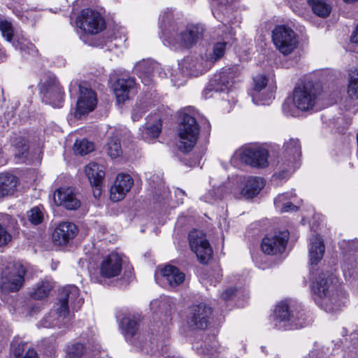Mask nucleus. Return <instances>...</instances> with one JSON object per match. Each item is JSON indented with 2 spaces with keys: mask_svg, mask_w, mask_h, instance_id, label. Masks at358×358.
<instances>
[{
  "mask_svg": "<svg viewBox=\"0 0 358 358\" xmlns=\"http://www.w3.org/2000/svg\"><path fill=\"white\" fill-rule=\"evenodd\" d=\"M79 289L74 285L64 287L59 292V302L40 321L39 325L44 328H62L70 320L69 303L73 310H77L83 303L79 297Z\"/></svg>",
  "mask_w": 358,
  "mask_h": 358,
  "instance_id": "obj_1",
  "label": "nucleus"
},
{
  "mask_svg": "<svg viewBox=\"0 0 358 358\" xmlns=\"http://www.w3.org/2000/svg\"><path fill=\"white\" fill-rule=\"evenodd\" d=\"M311 289L315 301L327 312L336 313L344 303L338 294H333V277L329 273L319 274Z\"/></svg>",
  "mask_w": 358,
  "mask_h": 358,
  "instance_id": "obj_2",
  "label": "nucleus"
},
{
  "mask_svg": "<svg viewBox=\"0 0 358 358\" xmlns=\"http://www.w3.org/2000/svg\"><path fill=\"white\" fill-rule=\"evenodd\" d=\"M203 33V28L200 25L179 27L176 24H171L162 30V36L164 42L170 46L189 48L202 38Z\"/></svg>",
  "mask_w": 358,
  "mask_h": 358,
  "instance_id": "obj_3",
  "label": "nucleus"
},
{
  "mask_svg": "<svg viewBox=\"0 0 358 358\" xmlns=\"http://www.w3.org/2000/svg\"><path fill=\"white\" fill-rule=\"evenodd\" d=\"M273 317L275 326L285 330L302 328L308 324L301 307L291 301L280 302Z\"/></svg>",
  "mask_w": 358,
  "mask_h": 358,
  "instance_id": "obj_4",
  "label": "nucleus"
},
{
  "mask_svg": "<svg viewBox=\"0 0 358 358\" xmlns=\"http://www.w3.org/2000/svg\"><path fill=\"white\" fill-rule=\"evenodd\" d=\"M199 133L200 128L195 118L185 114L178 129L179 150L185 152L191 151L197 142Z\"/></svg>",
  "mask_w": 358,
  "mask_h": 358,
  "instance_id": "obj_5",
  "label": "nucleus"
},
{
  "mask_svg": "<svg viewBox=\"0 0 358 358\" xmlns=\"http://www.w3.org/2000/svg\"><path fill=\"white\" fill-rule=\"evenodd\" d=\"M41 99L45 103L54 108L62 107L64 93L60 83L55 76H48L39 85Z\"/></svg>",
  "mask_w": 358,
  "mask_h": 358,
  "instance_id": "obj_6",
  "label": "nucleus"
},
{
  "mask_svg": "<svg viewBox=\"0 0 358 358\" xmlns=\"http://www.w3.org/2000/svg\"><path fill=\"white\" fill-rule=\"evenodd\" d=\"M272 39L275 48L284 55L291 54L299 43L296 34L285 25H278L272 31Z\"/></svg>",
  "mask_w": 358,
  "mask_h": 358,
  "instance_id": "obj_7",
  "label": "nucleus"
},
{
  "mask_svg": "<svg viewBox=\"0 0 358 358\" xmlns=\"http://www.w3.org/2000/svg\"><path fill=\"white\" fill-rule=\"evenodd\" d=\"M25 273L24 267L19 263L7 267L2 272L1 278L0 287L1 290L5 292L18 291L22 286Z\"/></svg>",
  "mask_w": 358,
  "mask_h": 358,
  "instance_id": "obj_8",
  "label": "nucleus"
},
{
  "mask_svg": "<svg viewBox=\"0 0 358 358\" xmlns=\"http://www.w3.org/2000/svg\"><path fill=\"white\" fill-rule=\"evenodd\" d=\"M317 99V92L314 85L310 83L299 85L293 92V103L299 110L307 111L313 109Z\"/></svg>",
  "mask_w": 358,
  "mask_h": 358,
  "instance_id": "obj_9",
  "label": "nucleus"
},
{
  "mask_svg": "<svg viewBox=\"0 0 358 358\" xmlns=\"http://www.w3.org/2000/svg\"><path fill=\"white\" fill-rule=\"evenodd\" d=\"M239 73V68L236 66L223 69L220 73L214 75L205 89L204 93L206 95L208 92H224L229 89L234 83V79Z\"/></svg>",
  "mask_w": 358,
  "mask_h": 358,
  "instance_id": "obj_10",
  "label": "nucleus"
},
{
  "mask_svg": "<svg viewBox=\"0 0 358 358\" xmlns=\"http://www.w3.org/2000/svg\"><path fill=\"white\" fill-rule=\"evenodd\" d=\"M189 242L199 261L202 264L208 263L212 257L213 250L205 234L199 230L191 231L189 234Z\"/></svg>",
  "mask_w": 358,
  "mask_h": 358,
  "instance_id": "obj_11",
  "label": "nucleus"
},
{
  "mask_svg": "<svg viewBox=\"0 0 358 358\" xmlns=\"http://www.w3.org/2000/svg\"><path fill=\"white\" fill-rule=\"evenodd\" d=\"M77 25L85 32L96 34L105 28V21L101 14L92 9H84L77 20Z\"/></svg>",
  "mask_w": 358,
  "mask_h": 358,
  "instance_id": "obj_12",
  "label": "nucleus"
},
{
  "mask_svg": "<svg viewBox=\"0 0 358 358\" xmlns=\"http://www.w3.org/2000/svg\"><path fill=\"white\" fill-rule=\"evenodd\" d=\"M289 237V233L287 230L278 231L267 235L262 241V252L268 255L282 253L285 250Z\"/></svg>",
  "mask_w": 358,
  "mask_h": 358,
  "instance_id": "obj_13",
  "label": "nucleus"
},
{
  "mask_svg": "<svg viewBox=\"0 0 358 358\" xmlns=\"http://www.w3.org/2000/svg\"><path fill=\"white\" fill-rule=\"evenodd\" d=\"M211 313V308L205 303L192 306L188 317L189 327L192 329H206Z\"/></svg>",
  "mask_w": 358,
  "mask_h": 358,
  "instance_id": "obj_14",
  "label": "nucleus"
},
{
  "mask_svg": "<svg viewBox=\"0 0 358 358\" xmlns=\"http://www.w3.org/2000/svg\"><path fill=\"white\" fill-rule=\"evenodd\" d=\"M268 151L261 147L245 148L241 154V159L244 163L254 167L264 168L268 166Z\"/></svg>",
  "mask_w": 358,
  "mask_h": 358,
  "instance_id": "obj_15",
  "label": "nucleus"
},
{
  "mask_svg": "<svg viewBox=\"0 0 358 358\" xmlns=\"http://www.w3.org/2000/svg\"><path fill=\"white\" fill-rule=\"evenodd\" d=\"M79 91L76 110V116L78 117L94 110L97 103L96 94L92 89L80 85Z\"/></svg>",
  "mask_w": 358,
  "mask_h": 358,
  "instance_id": "obj_16",
  "label": "nucleus"
},
{
  "mask_svg": "<svg viewBox=\"0 0 358 358\" xmlns=\"http://www.w3.org/2000/svg\"><path fill=\"white\" fill-rule=\"evenodd\" d=\"M122 259L115 252L104 257L99 265L100 275L105 278L118 276L122 271Z\"/></svg>",
  "mask_w": 358,
  "mask_h": 358,
  "instance_id": "obj_17",
  "label": "nucleus"
},
{
  "mask_svg": "<svg viewBox=\"0 0 358 358\" xmlns=\"http://www.w3.org/2000/svg\"><path fill=\"white\" fill-rule=\"evenodd\" d=\"M134 180L131 176L120 173L110 189V199L114 202L123 199L133 186Z\"/></svg>",
  "mask_w": 358,
  "mask_h": 358,
  "instance_id": "obj_18",
  "label": "nucleus"
},
{
  "mask_svg": "<svg viewBox=\"0 0 358 358\" xmlns=\"http://www.w3.org/2000/svg\"><path fill=\"white\" fill-rule=\"evenodd\" d=\"M78 233L77 227L69 222L60 223L55 229L52 234V240L56 245H66L73 239Z\"/></svg>",
  "mask_w": 358,
  "mask_h": 358,
  "instance_id": "obj_19",
  "label": "nucleus"
},
{
  "mask_svg": "<svg viewBox=\"0 0 358 358\" xmlns=\"http://www.w3.org/2000/svg\"><path fill=\"white\" fill-rule=\"evenodd\" d=\"M54 201L58 206H63L68 210H76L80 206L71 188H60L54 193Z\"/></svg>",
  "mask_w": 358,
  "mask_h": 358,
  "instance_id": "obj_20",
  "label": "nucleus"
},
{
  "mask_svg": "<svg viewBox=\"0 0 358 358\" xmlns=\"http://www.w3.org/2000/svg\"><path fill=\"white\" fill-rule=\"evenodd\" d=\"M140 320L135 316L124 317L121 321V327L124 331L126 340L131 344L136 346H141L140 338L138 334Z\"/></svg>",
  "mask_w": 358,
  "mask_h": 358,
  "instance_id": "obj_21",
  "label": "nucleus"
},
{
  "mask_svg": "<svg viewBox=\"0 0 358 358\" xmlns=\"http://www.w3.org/2000/svg\"><path fill=\"white\" fill-rule=\"evenodd\" d=\"M136 83L134 78H119L114 84V93L117 102L123 103L129 98V94L134 90Z\"/></svg>",
  "mask_w": 358,
  "mask_h": 358,
  "instance_id": "obj_22",
  "label": "nucleus"
},
{
  "mask_svg": "<svg viewBox=\"0 0 358 358\" xmlns=\"http://www.w3.org/2000/svg\"><path fill=\"white\" fill-rule=\"evenodd\" d=\"M185 67L191 75L198 76L211 68L210 62L201 56L188 57L184 61Z\"/></svg>",
  "mask_w": 358,
  "mask_h": 358,
  "instance_id": "obj_23",
  "label": "nucleus"
},
{
  "mask_svg": "<svg viewBox=\"0 0 358 358\" xmlns=\"http://www.w3.org/2000/svg\"><path fill=\"white\" fill-rule=\"evenodd\" d=\"M157 66V64L152 60L143 59L135 65L134 71L145 85H150L152 73Z\"/></svg>",
  "mask_w": 358,
  "mask_h": 358,
  "instance_id": "obj_24",
  "label": "nucleus"
},
{
  "mask_svg": "<svg viewBox=\"0 0 358 358\" xmlns=\"http://www.w3.org/2000/svg\"><path fill=\"white\" fill-rule=\"evenodd\" d=\"M162 277L171 287H177L182 284L185 278L184 273L174 266L167 265L161 271Z\"/></svg>",
  "mask_w": 358,
  "mask_h": 358,
  "instance_id": "obj_25",
  "label": "nucleus"
},
{
  "mask_svg": "<svg viewBox=\"0 0 358 358\" xmlns=\"http://www.w3.org/2000/svg\"><path fill=\"white\" fill-rule=\"evenodd\" d=\"M85 174L91 185H99L103 183L105 171L102 165L91 162L85 167Z\"/></svg>",
  "mask_w": 358,
  "mask_h": 358,
  "instance_id": "obj_26",
  "label": "nucleus"
},
{
  "mask_svg": "<svg viewBox=\"0 0 358 358\" xmlns=\"http://www.w3.org/2000/svg\"><path fill=\"white\" fill-rule=\"evenodd\" d=\"M324 245L322 238L317 235L314 236L310 243L309 257L311 264H317L323 257Z\"/></svg>",
  "mask_w": 358,
  "mask_h": 358,
  "instance_id": "obj_27",
  "label": "nucleus"
},
{
  "mask_svg": "<svg viewBox=\"0 0 358 358\" xmlns=\"http://www.w3.org/2000/svg\"><path fill=\"white\" fill-rule=\"evenodd\" d=\"M264 187V181L262 178L250 177L241 190V194L247 198H252L259 194Z\"/></svg>",
  "mask_w": 358,
  "mask_h": 358,
  "instance_id": "obj_28",
  "label": "nucleus"
},
{
  "mask_svg": "<svg viewBox=\"0 0 358 358\" xmlns=\"http://www.w3.org/2000/svg\"><path fill=\"white\" fill-rule=\"evenodd\" d=\"M17 184V178L12 174H0V196L13 194Z\"/></svg>",
  "mask_w": 358,
  "mask_h": 358,
  "instance_id": "obj_29",
  "label": "nucleus"
},
{
  "mask_svg": "<svg viewBox=\"0 0 358 358\" xmlns=\"http://www.w3.org/2000/svg\"><path fill=\"white\" fill-rule=\"evenodd\" d=\"M284 152L291 163L296 162L301 155V145L298 139L290 138L284 144Z\"/></svg>",
  "mask_w": 358,
  "mask_h": 358,
  "instance_id": "obj_30",
  "label": "nucleus"
},
{
  "mask_svg": "<svg viewBox=\"0 0 358 358\" xmlns=\"http://www.w3.org/2000/svg\"><path fill=\"white\" fill-rule=\"evenodd\" d=\"M313 12L317 16L326 17L331 12V6L327 0H307Z\"/></svg>",
  "mask_w": 358,
  "mask_h": 358,
  "instance_id": "obj_31",
  "label": "nucleus"
},
{
  "mask_svg": "<svg viewBox=\"0 0 358 358\" xmlns=\"http://www.w3.org/2000/svg\"><path fill=\"white\" fill-rule=\"evenodd\" d=\"M253 81H254V88H253V92L251 94L252 98V101L255 104H259V103L266 104L267 103H266V99L259 100V101L256 100L255 96H256V93L260 92L263 89H264L266 87V86L267 85V82H268L267 78L264 75L259 74V75L256 76L253 78Z\"/></svg>",
  "mask_w": 358,
  "mask_h": 358,
  "instance_id": "obj_32",
  "label": "nucleus"
},
{
  "mask_svg": "<svg viewBox=\"0 0 358 358\" xmlns=\"http://www.w3.org/2000/svg\"><path fill=\"white\" fill-rule=\"evenodd\" d=\"M13 45L15 48L19 49L25 54L33 56L37 55L38 50L35 45L24 37L17 38V39L13 42Z\"/></svg>",
  "mask_w": 358,
  "mask_h": 358,
  "instance_id": "obj_33",
  "label": "nucleus"
},
{
  "mask_svg": "<svg viewBox=\"0 0 358 358\" xmlns=\"http://www.w3.org/2000/svg\"><path fill=\"white\" fill-rule=\"evenodd\" d=\"M197 351L199 354L208 356V358H216L217 355L221 353L222 349L219 346L218 342L213 340L210 343L205 344L204 347L201 345L200 348H197Z\"/></svg>",
  "mask_w": 358,
  "mask_h": 358,
  "instance_id": "obj_34",
  "label": "nucleus"
},
{
  "mask_svg": "<svg viewBox=\"0 0 358 358\" xmlns=\"http://www.w3.org/2000/svg\"><path fill=\"white\" fill-rule=\"evenodd\" d=\"M225 42L216 43L213 47V51L208 55H206V58L208 62H210V66L213 65L215 62L220 59L225 53L226 50Z\"/></svg>",
  "mask_w": 358,
  "mask_h": 358,
  "instance_id": "obj_35",
  "label": "nucleus"
},
{
  "mask_svg": "<svg viewBox=\"0 0 358 358\" xmlns=\"http://www.w3.org/2000/svg\"><path fill=\"white\" fill-rule=\"evenodd\" d=\"M348 94L352 99H358V70H351L349 73Z\"/></svg>",
  "mask_w": 358,
  "mask_h": 358,
  "instance_id": "obj_36",
  "label": "nucleus"
},
{
  "mask_svg": "<svg viewBox=\"0 0 358 358\" xmlns=\"http://www.w3.org/2000/svg\"><path fill=\"white\" fill-rule=\"evenodd\" d=\"M51 289L52 285L49 282H41L36 285L30 295L34 299H42L48 296Z\"/></svg>",
  "mask_w": 358,
  "mask_h": 358,
  "instance_id": "obj_37",
  "label": "nucleus"
},
{
  "mask_svg": "<svg viewBox=\"0 0 358 358\" xmlns=\"http://www.w3.org/2000/svg\"><path fill=\"white\" fill-rule=\"evenodd\" d=\"M161 132V123L157 122L152 125L143 127L141 129L142 138L145 141L156 138Z\"/></svg>",
  "mask_w": 358,
  "mask_h": 358,
  "instance_id": "obj_38",
  "label": "nucleus"
},
{
  "mask_svg": "<svg viewBox=\"0 0 358 358\" xmlns=\"http://www.w3.org/2000/svg\"><path fill=\"white\" fill-rule=\"evenodd\" d=\"M107 152L112 158H116L122 155L120 140L117 136H112L107 143Z\"/></svg>",
  "mask_w": 358,
  "mask_h": 358,
  "instance_id": "obj_39",
  "label": "nucleus"
},
{
  "mask_svg": "<svg viewBox=\"0 0 358 358\" xmlns=\"http://www.w3.org/2000/svg\"><path fill=\"white\" fill-rule=\"evenodd\" d=\"M94 149V144L86 139L77 140L73 145V150L76 154L85 155Z\"/></svg>",
  "mask_w": 358,
  "mask_h": 358,
  "instance_id": "obj_40",
  "label": "nucleus"
},
{
  "mask_svg": "<svg viewBox=\"0 0 358 358\" xmlns=\"http://www.w3.org/2000/svg\"><path fill=\"white\" fill-rule=\"evenodd\" d=\"M28 220L34 225L41 224L44 219L43 213L39 206H35L31 208L27 213Z\"/></svg>",
  "mask_w": 358,
  "mask_h": 358,
  "instance_id": "obj_41",
  "label": "nucleus"
},
{
  "mask_svg": "<svg viewBox=\"0 0 358 358\" xmlns=\"http://www.w3.org/2000/svg\"><path fill=\"white\" fill-rule=\"evenodd\" d=\"M24 344H19L13 351L14 358H38L37 352L33 348H29L25 353Z\"/></svg>",
  "mask_w": 358,
  "mask_h": 358,
  "instance_id": "obj_42",
  "label": "nucleus"
},
{
  "mask_svg": "<svg viewBox=\"0 0 358 358\" xmlns=\"http://www.w3.org/2000/svg\"><path fill=\"white\" fill-rule=\"evenodd\" d=\"M85 352L83 344L76 343L67 347L66 356L68 358H80Z\"/></svg>",
  "mask_w": 358,
  "mask_h": 358,
  "instance_id": "obj_43",
  "label": "nucleus"
},
{
  "mask_svg": "<svg viewBox=\"0 0 358 358\" xmlns=\"http://www.w3.org/2000/svg\"><path fill=\"white\" fill-rule=\"evenodd\" d=\"M0 31L2 36L8 42H12L13 37V28L12 24L7 20L0 21Z\"/></svg>",
  "mask_w": 358,
  "mask_h": 358,
  "instance_id": "obj_44",
  "label": "nucleus"
},
{
  "mask_svg": "<svg viewBox=\"0 0 358 358\" xmlns=\"http://www.w3.org/2000/svg\"><path fill=\"white\" fill-rule=\"evenodd\" d=\"M222 189L219 187L216 189L209 190L202 196V200L207 203H213L217 199H220L222 197Z\"/></svg>",
  "mask_w": 358,
  "mask_h": 358,
  "instance_id": "obj_45",
  "label": "nucleus"
},
{
  "mask_svg": "<svg viewBox=\"0 0 358 358\" xmlns=\"http://www.w3.org/2000/svg\"><path fill=\"white\" fill-rule=\"evenodd\" d=\"M11 240L7 229L0 224V247L6 245Z\"/></svg>",
  "mask_w": 358,
  "mask_h": 358,
  "instance_id": "obj_46",
  "label": "nucleus"
},
{
  "mask_svg": "<svg viewBox=\"0 0 358 358\" xmlns=\"http://www.w3.org/2000/svg\"><path fill=\"white\" fill-rule=\"evenodd\" d=\"M355 268V263L353 261H351L350 262L345 260L342 265V268L344 273V275L346 276L348 275L349 277H350L353 274V271Z\"/></svg>",
  "mask_w": 358,
  "mask_h": 358,
  "instance_id": "obj_47",
  "label": "nucleus"
},
{
  "mask_svg": "<svg viewBox=\"0 0 358 358\" xmlns=\"http://www.w3.org/2000/svg\"><path fill=\"white\" fill-rule=\"evenodd\" d=\"M292 195L290 193L279 194L274 200L275 207H280L286 200L291 198Z\"/></svg>",
  "mask_w": 358,
  "mask_h": 358,
  "instance_id": "obj_48",
  "label": "nucleus"
},
{
  "mask_svg": "<svg viewBox=\"0 0 358 358\" xmlns=\"http://www.w3.org/2000/svg\"><path fill=\"white\" fill-rule=\"evenodd\" d=\"M236 289L234 287L226 289L221 294V298L224 301H228L231 299L236 294Z\"/></svg>",
  "mask_w": 358,
  "mask_h": 358,
  "instance_id": "obj_49",
  "label": "nucleus"
},
{
  "mask_svg": "<svg viewBox=\"0 0 358 358\" xmlns=\"http://www.w3.org/2000/svg\"><path fill=\"white\" fill-rule=\"evenodd\" d=\"M278 208L280 209L281 212H288L290 210H297V207L296 206H294L292 203L289 202V201L285 202V203L281 205L280 207H278Z\"/></svg>",
  "mask_w": 358,
  "mask_h": 358,
  "instance_id": "obj_50",
  "label": "nucleus"
},
{
  "mask_svg": "<svg viewBox=\"0 0 358 358\" xmlns=\"http://www.w3.org/2000/svg\"><path fill=\"white\" fill-rule=\"evenodd\" d=\"M289 108H291V106L289 103H285L283 105H282V110H283V112L284 113L289 116H294V113L291 111L289 110Z\"/></svg>",
  "mask_w": 358,
  "mask_h": 358,
  "instance_id": "obj_51",
  "label": "nucleus"
},
{
  "mask_svg": "<svg viewBox=\"0 0 358 358\" xmlns=\"http://www.w3.org/2000/svg\"><path fill=\"white\" fill-rule=\"evenodd\" d=\"M94 187L93 194L95 198L99 197L101 194V187L102 184H99V185H92Z\"/></svg>",
  "mask_w": 358,
  "mask_h": 358,
  "instance_id": "obj_52",
  "label": "nucleus"
},
{
  "mask_svg": "<svg viewBox=\"0 0 358 358\" xmlns=\"http://www.w3.org/2000/svg\"><path fill=\"white\" fill-rule=\"evenodd\" d=\"M44 358H52L55 355V350L52 347H49L46 351H44Z\"/></svg>",
  "mask_w": 358,
  "mask_h": 358,
  "instance_id": "obj_53",
  "label": "nucleus"
},
{
  "mask_svg": "<svg viewBox=\"0 0 358 358\" xmlns=\"http://www.w3.org/2000/svg\"><path fill=\"white\" fill-rule=\"evenodd\" d=\"M141 116V113H140V109L136 108L134 110L132 114V119L134 121L138 120L139 117Z\"/></svg>",
  "mask_w": 358,
  "mask_h": 358,
  "instance_id": "obj_54",
  "label": "nucleus"
},
{
  "mask_svg": "<svg viewBox=\"0 0 358 358\" xmlns=\"http://www.w3.org/2000/svg\"><path fill=\"white\" fill-rule=\"evenodd\" d=\"M351 41L354 43H358V24L355 31L353 35L352 36Z\"/></svg>",
  "mask_w": 358,
  "mask_h": 358,
  "instance_id": "obj_55",
  "label": "nucleus"
},
{
  "mask_svg": "<svg viewBox=\"0 0 358 358\" xmlns=\"http://www.w3.org/2000/svg\"><path fill=\"white\" fill-rule=\"evenodd\" d=\"M5 57L6 52L1 48H0V61H2Z\"/></svg>",
  "mask_w": 358,
  "mask_h": 358,
  "instance_id": "obj_56",
  "label": "nucleus"
},
{
  "mask_svg": "<svg viewBox=\"0 0 358 358\" xmlns=\"http://www.w3.org/2000/svg\"><path fill=\"white\" fill-rule=\"evenodd\" d=\"M176 194H181V195H182V196H185V191H183L182 189H179V188H178V189H177Z\"/></svg>",
  "mask_w": 358,
  "mask_h": 358,
  "instance_id": "obj_57",
  "label": "nucleus"
},
{
  "mask_svg": "<svg viewBox=\"0 0 358 358\" xmlns=\"http://www.w3.org/2000/svg\"><path fill=\"white\" fill-rule=\"evenodd\" d=\"M27 149H28L27 145L26 144H24V145H22V155H23V154H24V152L27 151Z\"/></svg>",
  "mask_w": 358,
  "mask_h": 358,
  "instance_id": "obj_58",
  "label": "nucleus"
},
{
  "mask_svg": "<svg viewBox=\"0 0 358 358\" xmlns=\"http://www.w3.org/2000/svg\"><path fill=\"white\" fill-rule=\"evenodd\" d=\"M271 97H272V94H269V97L268 98V99H271Z\"/></svg>",
  "mask_w": 358,
  "mask_h": 358,
  "instance_id": "obj_59",
  "label": "nucleus"
}]
</instances>
